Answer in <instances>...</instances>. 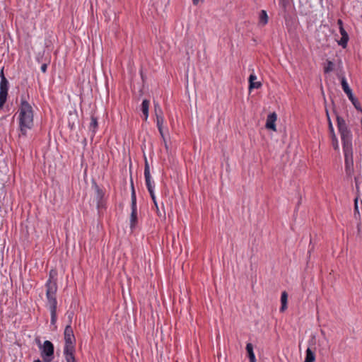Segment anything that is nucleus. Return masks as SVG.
Returning a JSON list of instances; mask_svg holds the SVG:
<instances>
[{
    "label": "nucleus",
    "mask_w": 362,
    "mask_h": 362,
    "mask_svg": "<svg viewBox=\"0 0 362 362\" xmlns=\"http://www.w3.org/2000/svg\"><path fill=\"white\" fill-rule=\"evenodd\" d=\"M180 315H185V313L184 312H182V310H180Z\"/></svg>",
    "instance_id": "4c0bfd02"
},
{
    "label": "nucleus",
    "mask_w": 362,
    "mask_h": 362,
    "mask_svg": "<svg viewBox=\"0 0 362 362\" xmlns=\"http://www.w3.org/2000/svg\"><path fill=\"white\" fill-rule=\"evenodd\" d=\"M47 64H42L41 66V71L43 72V73H45L46 71H47Z\"/></svg>",
    "instance_id": "7c9ffc66"
},
{
    "label": "nucleus",
    "mask_w": 362,
    "mask_h": 362,
    "mask_svg": "<svg viewBox=\"0 0 362 362\" xmlns=\"http://www.w3.org/2000/svg\"><path fill=\"white\" fill-rule=\"evenodd\" d=\"M34 362H41V361L37 359V360H35Z\"/></svg>",
    "instance_id": "58836bf2"
},
{
    "label": "nucleus",
    "mask_w": 362,
    "mask_h": 362,
    "mask_svg": "<svg viewBox=\"0 0 362 362\" xmlns=\"http://www.w3.org/2000/svg\"><path fill=\"white\" fill-rule=\"evenodd\" d=\"M41 348V356L44 362H51L54 358V345L47 340Z\"/></svg>",
    "instance_id": "39448f33"
},
{
    "label": "nucleus",
    "mask_w": 362,
    "mask_h": 362,
    "mask_svg": "<svg viewBox=\"0 0 362 362\" xmlns=\"http://www.w3.org/2000/svg\"><path fill=\"white\" fill-rule=\"evenodd\" d=\"M156 212H157V214L158 216H159L160 217H165V212L163 211V213L160 211L159 208H158V206L157 205V207H156Z\"/></svg>",
    "instance_id": "c756f323"
},
{
    "label": "nucleus",
    "mask_w": 362,
    "mask_h": 362,
    "mask_svg": "<svg viewBox=\"0 0 362 362\" xmlns=\"http://www.w3.org/2000/svg\"><path fill=\"white\" fill-rule=\"evenodd\" d=\"M55 320H56V318H54V317L52 318V324L55 323Z\"/></svg>",
    "instance_id": "e433bc0d"
},
{
    "label": "nucleus",
    "mask_w": 362,
    "mask_h": 362,
    "mask_svg": "<svg viewBox=\"0 0 362 362\" xmlns=\"http://www.w3.org/2000/svg\"><path fill=\"white\" fill-rule=\"evenodd\" d=\"M315 360V353L310 349L308 348L306 350V356L304 362H314Z\"/></svg>",
    "instance_id": "a211bd4d"
},
{
    "label": "nucleus",
    "mask_w": 362,
    "mask_h": 362,
    "mask_svg": "<svg viewBox=\"0 0 362 362\" xmlns=\"http://www.w3.org/2000/svg\"><path fill=\"white\" fill-rule=\"evenodd\" d=\"M97 128H98L97 118L92 115L91 116V122L90 123V129L93 132V134H95Z\"/></svg>",
    "instance_id": "6ab92c4d"
},
{
    "label": "nucleus",
    "mask_w": 362,
    "mask_h": 362,
    "mask_svg": "<svg viewBox=\"0 0 362 362\" xmlns=\"http://www.w3.org/2000/svg\"><path fill=\"white\" fill-rule=\"evenodd\" d=\"M96 192H97L96 199L98 201V207L100 208V206L102 205V199L103 197V192L98 187H96Z\"/></svg>",
    "instance_id": "aec40b11"
},
{
    "label": "nucleus",
    "mask_w": 362,
    "mask_h": 362,
    "mask_svg": "<svg viewBox=\"0 0 362 362\" xmlns=\"http://www.w3.org/2000/svg\"><path fill=\"white\" fill-rule=\"evenodd\" d=\"M334 64L332 62L327 60L326 65L324 66L325 73H329L334 70Z\"/></svg>",
    "instance_id": "412c9836"
},
{
    "label": "nucleus",
    "mask_w": 362,
    "mask_h": 362,
    "mask_svg": "<svg viewBox=\"0 0 362 362\" xmlns=\"http://www.w3.org/2000/svg\"><path fill=\"white\" fill-rule=\"evenodd\" d=\"M19 112V139L27 136L28 129L33 127V110L32 106L25 100L21 98Z\"/></svg>",
    "instance_id": "f257e3e1"
},
{
    "label": "nucleus",
    "mask_w": 362,
    "mask_h": 362,
    "mask_svg": "<svg viewBox=\"0 0 362 362\" xmlns=\"http://www.w3.org/2000/svg\"><path fill=\"white\" fill-rule=\"evenodd\" d=\"M163 123L164 117L163 115L156 116V125L160 136H163Z\"/></svg>",
    "instance_id": "f3484780"
},
{
    "label": "nucleus",
    "mask_w": 362,
    "mask_h": 362,
    "mask_svg": "<svg viewBox=\"0 0 362 362\" xmlns=\"http://www.w3.org/2000/svg\"><path fill=\"white\" fill-rule=\"evenodd\" d=\"M329 129H330L331 134L332 136L333 133H334V129H333L332 124V123H331L329 119Z\"/></svg>",
    "instance_id": "2f4dec72"
},
{
    "label": "nucleus",
    "mask_w": 362,
    "mask_h": 362,
    "mask_svg": "<svg viewBox=\"0 0 362 362\" xmlns=\"http://www.w3.org/2000/svg\"><path fill=\"white\" fill-rule=\"evenodd\" d=\"M203 0H192V3L194 5H198L200 2H202Z\"/></svg>",
    "instance_id": "473e14b6"
},
{
    "label": "nucleus",
    "mask_w": 362,
    "mask_h": 362,
    "mask_svg": "<svg viewBox=\"0 0 362 362\" xmlns=\"http://www.w3.org/2000/svg\"><path fill=\"white\" fill-rule=\"evenodd\" d=\"M154 112L156 117L163 115V110L158 103H154Z\"/></svg>",
    "instance_id": "4be33fe9"
},
{
    "label": "nucleus",
    "mask_w": 362,
    "mask_h": 362,
    "mask_svg": "<svg viewBox=\"0 0 362 362\" xmlns=\"http://www.w3.org/2000/svg\"><path fill=\"white\" fill-rule=\"evenodd\" d=\"M268 16L264 10H262L259 13V25L261 26L265 25L268 23Z\"/></svg>",
    "instance_id": "ddd939ff"
},
{
    "label": "nucleus",
    "mask_w": 362,
    "mask_h": 362,
    "mask_svg": "<svg viewBox=\"0 0 362 362\" xmlns=\"http://www.w3.org/2000/svg\"><path fill=\"white\" fill-rule=\"evenodd\" d=\"M64 348L74 347L75 337L71 325H67L64 329Z\"/></svg>",
    "instance_id": "1a4fd4ad"
},
{
    "label": "nucleus",
    "mask_w": 362,
    "mask_h": 362,
    "mask_svg": "<svg viewBox=\"0 0 362 362\" xmlns=\"http://www.w3.org/2000/svg\"><path fill=\"white\" fill-rule=\"evenodd\" d=\"M0 77H1V80H2L3 77H5L4 74V68L1 69V70L0 71Z\"/></svg>",
    "instance_id": "72a5a7b5"
},
{
    "label": "nucleus",
    "mask_w": 362,
    "mask_h": 362,
    "mask_svg": "<svg viewBox=\"0 0 362 362\" xmlns=\"http://www.w3.org/2000/svg\"><path fill=\"white\" fill-rule=\"evenodd\" d=\"M57 272L56 270L51 269L49 272V279L46 283V296L47 299V305L50 310L51 317H56L57 313V298L56 293L57 291Z\"/></svg>",
    "instance_id": "f03ea898"
},
{
    "label": "nucleus",
    "mask_w": 362,
    "mask_h": 362,
    "mask_svg": "<svg viewBox=\"0 0 362 362\" xmlns=\"http://www.w3.org/2000/svg\"><path fill=\"white\" fill-rule=\"evenodd\" d=\"M338 24L339 25V28H340L341 26H343L342 21H341V20H340V19H339V20H338Z\"/></svg>",
    "instance_id": "f704fd0d"
},
{
    "label": "nucleus",
    "mask_w": 362,
    "mask_h": 362,
    "mask_svg": "<svg viewBox=\"0 0 362 362\" xmlns=\"http://www.w3.org/2000/svg\"><path fill=\"white\" fill-rule=\"evenodd\" d=\"M149 194L151 195V197L153 202V204H154V206L155 207H157V202H156V196H155V194H154V191L153 190H150L149 192Z\"/></svg>",
    "instance_id": "a878e982"
},
{
    "label": "nucleus",
    "mask_w": 362,
    "mask_h": 362,
    "mask_svg": "<svg viewBox=\"0 0 362 362\" xmlns=\"http://www.w3.org/2000/svg\"><path fill=\"white\" fill-rule=\"evenodd\" d=\"M265 127L268 129H272V113L268 114Z\"/></svg>",
    "instance_id": "393cba45"
},
{
    "label": "nucleus",
    "mask_w": 362,
    "mask_h": 362,
    "mask_svg": "<svg viewBox=\"0 0 362 362\" xmlns=\"http://www.w3.org/2000/svg\"><path fill=\"white\" fill-rule=\"evenodd\" d=\"M132 204H131V208H132V213L130 216V228L132 230H133L137 223V209H136V194L135 190L133 186V184L132 185Z\"/></svg>",
    "instance_id": "423d86ee"
},
{
    "label": "nucleus",
    "mask_w": 362,
    "mask_h": 362,
    "mask_svg": "<svg viewBox=\"0 0 362 362\" xmlns=\"http://www.w3.org/2000/svg\"><path fill=\"white\" fill-rule=\"evenodd\" d=\"M348 40L349 36H342L341 37V40L339 41V45H341L342 47L345 48L347 45Z\"/></svg>",
    "instance_id": "5701e85b"
},
{
    "label": "nucleus",
    "mask_w": 362,
    "mask_h": 362,
    "mask_svg": "<svg viewBox=\"0 0 362 362\" xmlns=\"http://www.w3.org/2000/svg\"><path fill=\"white\" fill-rule=\"evenodd\" d=\"M355 210H358V206H357V199H355Z\"/></svg>",
    "instance_id": "c9c22d12"
},
{
    "label": "nucleus",
    "mask_w": 362,
    "mask_h": 362,
    "mask_svg": "<svg viewBox=\"0 0 362 362\" xmlns=\"http://www.w3.org/2000/svg\"><path fill=\"white\" fill-rule=\"evenodd\" d=\"M8 81L6 77H3L0 82V109L5 104L8 90Z\"/></svg>",
    "instance_id": "6e6552de"
},
{
    "label": "nucleus",
    "mask_w": 362,
    "mask_h": 362,
    "mask_svg": "<svg viewBox=\"0 0 362 362\" xmlns=\"http://www.w3.org/2000/svg\"><path fill=\"white\" fill-rule=\"evenodd\" d=\"M345 171L348 176H351L354 173L353 149L344 150Z\"/></svg>",
    "instance_id": "0eeeda50"
},
{
    "label": "nucleus",
    "mask_w": 362,
    "mask_h": 362,
    "mask_svg": "<svg viewBox=\"0 0 362 362\" xmlns=\"http://www.w3.org/2000/svg\"><path fill=\"white\" fill-rule=\"evenodd\" d=\"M75 351L74 347L64 348V354L66 362H76L75 356L74 355Z\"/></svg>",
    "instance_id": "9b49d317"
},
{
    "label": "nucleus",
    "mask_w": 362,
    "mask_h": 362,
    "mask_svg": "<svg viewBox=\"0 0 362 362\" xmlns=\"http://www.w3.org/2000/svg\"><path fill=\"white\" fill-rule=\"evenodd\" d=\"M339 31H340V33L341 35V37L343 36H349L347 33L346 32V30L344 29L343 26H341L339 28Z\"/></svg>",
    "instance_id": "c85d7f7f"
},
{
    "label": "nucleus",
    "mask_w": 362,
    "mask_h": 362,
    "mask_svg": "<svg viewBox=\"0 0 362 362\" xmlns=\"http://www.w3.org/2000/svg\"><path fill=\"white\" fill-rule=\"evenodd\" d=\"M144 176H145V180H146V185L148 189V191L153 190V186L151 183V177L150 174V169L149 165L148 163V161L146 158H145V168H144Z\"/></svg>",
    "instance_id": "9d476101"
},
{
    "label": "nucleus",
    "mask_w": 362,
    "mask_h": 362,
    "mask_svg": "<svg viewBox=\"0 0 362 362\" xmlns=\"http://www.w3.org/2000/svg\"><path fill=\"white\" fill-rule=\"evenodd\" d=\"M276 114L273 112V132H275L276 129V125L274 124V122L276 120Z\"/></svg>",
    "instance_id": "cd10ccee"
},
{
    "label": "nucleus",
    "mask_w": 362,
    "mask_h": 362,
    "mask_svg": "<svg viewBox=\"0 0 362 362\" xmlns=\"http://www.w3.org/2000/svg\"><path fill=\"white\" fill-rule=\"evenodd\" d=\"M162 139H163V144H164V146H165V148L166 149L167 151H168L169 150V146L168 145V143H167V141H166V139H165V136L164 135V133L163 134V136H160Z\"/></svg>",
    "instance_id": "bb28decb"
},
{
    "label": "nucleus",
    "mask_w": 362,
    "mask_h": 362,
    "mask_svg": "<svg viewBox=\"0 0 362 362\" xmlns=\"http://www.w3.org/2000/svg\"><path fill=\"white\" fill-rule=\"evenodd\" d=\"M246 351L250 359V362H256L255 356L253 352V346L251 343L247 344Z\"/></svg>",
    "instance_id": "dca6fc26"
},
{
    "label": "nucleus",
    "mask_w": 362,
    "mask_h": 362,
    "mask_svg": "<svg viewBox=\"0 0 362 362\" xmlns=\"http://www.w3.org/2000/svg\"><path fill=\"white\" fill-rule=\"evenodd\" d=\"M149 100H144L141 104V111L144 115V120H147L148 117Z\"/></svg>",
    "instance_id": "2eb2a0df"
},
{
    "label": "nucleus",
    "mask_w": 362,
    "mask_h": 362,
    "mask_svg": "<svg viewBox=\"0 0 362 362\" xmlns=\"http://www.w3.org/2000/svg\"><path fill=\"white\" fill-rule=\"evenodd\" d=\"M257 76L254 73L251 74L249 76V90H251L253 88H259L262 83L259 81H256Z\"/></svg>",
    "instance_id": "f8f14e48"
},
{
    "label": "nucleus",
    "mask_w": 362,
    "mask_h": 362,
    "mask_svg": "<svg viewBox=\"0 0 362 362\" xmlns=\"http://www.w3.org/2000/svg\"><path fill=\"white\" fill-rule=\"evenodd\" d=\"M332 146L334 147V148L335 150H338L339 149L338 140H337V138L334 133H333V135L332 136Z\"/></svg>",
    "instance_id": "b1692460"
},
{
    "label": "nucleus",
    "mask_w": 362,
    "mask_h": 362,
    "mask_svg": "<svg viewBox=\"0 0 362 362\" xmlns=\"http://www.w3.org/2000/svg\"><path fill=\"white\" fill-rule=\"evenodd\" d=\"M341 88H342L343 90L346 94L347 97L349 98V99L350 100V101L351 102V103L353 104L354 107L357 110H359V111H361L362 112V109L361 107L360 103L354 96L352 90L350 88V87H349V84H348V83L346 81V78L344 76H342L341 78Z\"/></svg>",
    "instance_id": "20e7f679"
},
{
    "label": "nucleus",
    "mask_w": 362,
    "mask_h": 362,
    "mask_svg": "<svg viewBox=\"0 0 362 362\" xmlns=\"http://www.w3.org/2000/svg\"><path fill=\"white\" fill-rule=\"evenodd\" d=\"M337 127L341 136V139L344 150H351L352 148V134L348 129L345 120L339 116L337 117Z\"/></svg>",
    "instance_id": "7ed1b4c3"
},
{
    "label": "nucleus",
    "mask_w": 362,
    "mask_h": 362,
    "mask_svg": "<svg viewBox=\"0 0 362 362\" xmlns=\"http://www.w3.org/2000/svg\"><path fill=\"white\" fill-rule=\"evenodd\" d=\"M288 303V294L286 291H283L281 296V304L280 311L284 312L287 308Z\"/></svg>",
    "instance_id": "4468645a"
}]
</instances>
